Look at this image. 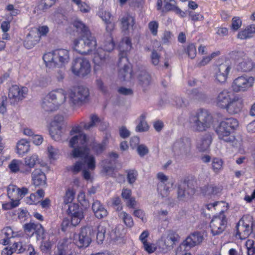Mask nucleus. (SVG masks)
Masks as SVG:
<instances>
[{
    "instance_id": "c03bdc74",
    "label": "nucleus",
    "mask_w": 255,
    "mask_h": 255,
    "mask_svg": "<svg viewBox=\"0 0 255 255\" xmlns=\"http://www.w3.org/2000/svg\"><path fill=\"white\" fill-rule=\"evenodd\" d=\"M191 94L193 99L198 101H205L207 99L206 93L199 89H193Z\"/></svg>"
},
{
    "instance_id": "e433bc0d",
    "label": "nucleus",
    "mask_w": 255,
    "mask_h": 255,
    "mask_svg": "<svg viewBox=\"0 0 255 255\" xmlns=\"http://www.w3.org/2000/svg\"><path fill=\"white\" fill-rule=\"evenodd\" d=\"M253 62L249 58H245L243 61L240 62L237 66V69L241 72H249L254 67Z\"/></svg>"
},
{
    "instance_id": "7ed1b4c3",
    "label": "nucleus",
    "mask_w": 255,
    "mask_h": 255,
    "mask_svg": "<svg viewBox=\"0 0 255 255\" xmlns=\"http://www.w3.org/2000/svg\"><path fill=\"white\" fill-rule=\"evenodd\" d=\"M214 120L210 112L205 109H200L190 115L188 119L190 128L195 132H204L213 126Z\"/></svg>"
},
{
    "instance_id": "0eeeda50",
    "label": "nucleus",
    "mask_w": 255,
    "mask_h": 255,
    "mask_svg": "<svg viewBox=\"0 0 255 255\" xmlns=\"http://www.w3.org/2000/svg\"><path fill=\"white\" fill-rule=\"evenodd\" d=\"M43 59L49 67L62 68L69 61V52L65 49H57L45 54Z\"/></svg>"
},
{
    "instance_id": "a19ab883",
    "label": "nucleus",
    "mask_w": 255,
    "mask_h": 255,
    "mask_svg": "<svg viewBox=\"0 0 255 255\" xmlns=\"http://www.w3.org/2000/svg\"><path fill=\"white\" fill-rule=\"evenodd\" d=\"M106 224L101 223L97 227V240L98 243H102L105 238Z\"/></svg>"
},
{
    "instance_id": "20e7f679",
    "label": "nucleus",
    "mask_w": 255,
    "mask_h": 255,
    "mask_svg": "<svg viewBox=\"0 0 255 255\" xmlns=\"http://www.w3.org/2000/svg\"><path fill=\"white\" fill-rule=\"evenodd\" d=\"M131 47L130 38L128 37L124 38L120 44V49L121 53L118 62L119 77L123 81H128L132 77L130 65L124 53L129 51Z\"/></svg>"
},
{
    "instance_id": "49530a36",
    "label": "nucleus",
    "mask_w": 255,
    "mask_h": 255,
    "mask_svg": "<svg viewBox=\"0 0 255 255\" xmlns=\"http://www.w3.org/2000/svg\"><path fill=\"white\" fill-rule=\"evenodd\" d=\"M19 188L14 185H9L7 187V196L9 199L18 198Z\"/></svg>"
},
{
    "instance_id": "aec40b11",
    "label": "nucleus",
    "mask_w": 255,
    "mask_h": 255,
    "mask_svg": "<svg viewBox=\"0 0 255 255\" xmlns=\"http://www.w3.org/2000/svg\"><path fill=\"white\" fill-rule=\"evenodd\" d=\"M27 92L26 87H19L17 85H13L9 90L8 97L13 100L14 102H18L22 100Z\"/></svg>"
},
{
    "instance_id": "f8f14e48",
    "label": "nucleus",
    "mask_w": 255,
    "mask_h": 255,
    "mask_svg": "<svg viewBox=\"0 0 255 255\" xmlns=\"http://www.w3.org/2000/svg\"><path fill=\"white\" fill-rule=\"evenodd\" d=\"M93 62L94 69L99 70L108 67L113 61L110 57L109 53L105 51L102 48H98L94 53Z\"/></svg>"
},
{
    "instance_id": "2f4dec72",
    "label": "nucleus",
    "mask_w": 255,
    "mask_h": 255,
    "mask_svg": "<svg viewBox=\"0 0 255 255\" xmlns=\"http://www.w3.org/2000/svg\"><path fill=\"white\" fill-rule=\"evenodd\" d=\"M30 150L29 142L25 139L19 140L16 144V152L20 156L27 153Z\"/></svg>"
},
{
    "instance_id": "412c9836",
    "label": "nucleus",
    "mask_w": 255,
    "mask_h": 255,
    "mask_svg": "<svg viewBox=\"0 0 255 255\" xmlns=\"http://www.w3.org/2000/svg\"><path fill=\"white\" fill-rule=\"evenodd\" d=\"M39 161V158L37 154H33L26 156L24 159L23 167L20 169V172L25 174H29L31 172V169Z\"/></svg>"
},
{
    "instance_id": "423d86ee",
    "label": "nucleus",
    "mask_w": 255,
    "mask_h": 255,
    "mask_svg": "<svg viewBox=\"0 0 255 255\" xmlns=\"http://www.w3.org/2000/svg\"><path fill=\"white\" fill-rule=\"evenodd\" d=\"M66 99V92L63 89H56L43 97L41 106L45 112H54L57 110L65 103Z\"/></svg>"
},
{
    "instance_id": "4c0bfd02",
    "label": "nucleus",
    "mask_w": 255,
    "mask_h": 255,
    "mask_svg": "<svg viewBox=\"0 0 255 255\" xmlns=\"http://www.w3.org/2000/svg\"><path fill=\"white\" fill-rule=\"evenodd\" d=\"M89 145L93 152L97 155L102 153L105 149V143H98L95 141L94 139H92L91 141L89 139V141L87 145Z\"/></svg>"
},
{
    "instance_id": "4d7b16f0",
    "label": "nucleus",
    "mask_w": 255,
    "mask_h": 255,
    "mask_svg": "<svg viewBox=\"0 0 255 255\" xmlns=\"http://www.w3.org/2000/svg\"><path fill=\"white\" fill-rule=\"evenodd\" d=\"M164 10L166 11L173 10L175 8L176 2L174 0H164Z\"/></svg>"
},
{
    "instance_id": "39448f33",
    "label": "nucleus",
    "mask_w": 255,
    "mask_h": 255,
    "mask_svg": "<svg viewBox=\"0 0 255 255\" xmlns=\"http://www.w3.org/2000/svg\"><path fill=\"white\" fill-rule=\"evenodd\" d=\"M238 126L237 120L234 118H228L222 121L216 128V132L218 138L226 142L232 143L234 146H239L241 141L236 139L232 134L235 129Z\"/></svg>"
},
{
    "instance_id": "4be33fe9",
    "label": "nucleus",
    "mask_w": 255,
    "mask_h": 255,
    "mask_svg": "<svg viewBox=\"0 0 255 255\" xmlns=\"http://www.w3.org/2000/svg\"><path fill=\"white\" fill-rule=\"evenodd\" d=\"M243 105V99L236 96L231 99L226 109L231 114H236L242 111Z\"/></svg>"
},
{
    "instance_id": "ddd939ff",
    "label": "nucleus",
    "mask_w": 255,
    "mask_h": 255,
    "mask_svg": "<svg viewBox=\"0 0 255 255\" xmlns=\"http://www.w3.org/2000/svg\"><path fill=\"white\" fill-rule=\"evenodd\" d=\"M89 96L88 88L84 86H78L71 90L68 93L69 101L75 105L86 100Z\"/></svg>"
},
{
    "instance_id": "774afa93",
    "label": "nucleus",
    "mask_w": 255,
    "mask_h": 255,
    "mask_svg": "<svg viewBox=\"0 0 255 255\" xmlns=\"http://www.w3.org/2000/svg\"><path fill=\"white\" fill-rule=\"evenodd\" d=\"M143 246L145 251L149 254L153 253L156 249L155 245L148 242L143 244Z\"/></svg>"
},
{
    "instance_id": "bb28decb",
    "label": "nucleus",
    "mask_w": 255,
    "mask_h": 255,
    "mask_svg": "<svg viewBox=\"0 0 255 255\" xmlns=\"http://www.w3.org/2000/svg\"><path fill=\"white\" fill-rule=\"evenodd\" d=\"M33 184L36 186H42L46 183V176L40 169H35L31 173Z\"/></svg>"
},
{
    "instance_id": "0e129e2a",
    "label": "nucleus",
    "mask_w": 255,
    "mask_h": 255,
    "mask_svg": "<svg viewBox=\"0 0 255 255\" xmlns=\"http://www.w3.org/2000/svg\"><path fill=\"white\" fill-rule=\"evenodd\" d=\"M99 16L105 22V23L113 20L112 14L110 12L107 11H103L100 12Z\"/></svg>"
},
{
    "instance_id": "393cba45",
    "label": "nucleus",
    "mask_w": 255,
    "mask_h": 255,
    "mask_svg": "<svg viewBox=\"0 0 255 255\" xmlns=\"http://www.w3.org/2000/svg\"><path fill=\"white\" fill-rule=\"evenodd\" d=\"M231 99L230 93L223 90L218 94L215 102L218 107L226 109Z\"/></svg>"
},
{
    "instance_id": "69168bd1",
    "label": "nucleus",
    "mask_w": 255,
    "mask_h": 255,
    "mask_svg": "<svg viewBox=\"0 0 255 255\" xmlns=\"http://www.w3.org/2000/svg\"><path fill=\"white\" fill-rule=\"evenodd\" d=\"M137 151L140 156H143L148 153L149 150L145 145L140 144L137 147Z\"/></svg>"
},
{
    "instance_id": "338daca9",
    "label": "nucleus",
    "mask_w": 255,
    "mask_h": 255,
    "mask_svg": "<svg viewBox=\"0 0 255 255\" xmlns=\"http://www.w3.org/2000/svg\"><path fill=\"white\" fill-rule=\"evenodd\" d=\"M7 98L6 96H2L0 98V113L3 114L6 111Z\"/></svg>"
},
{
    "instance_id": "cd10ccee",
    "label": "nucleus",
    "mask_w": 255,
    "mask_h": 255,
    "mask_svg": "<svg viewBox=\"0 0 255 255\" xmlns=\"http://www.w3.org/2000/svg\"><path fill=\"white\" fill-rule=\"evenodd\" d=\"M201 193L205 195H217L222 190L221 186L215 184H207L200 188Z\"/></svg>"
},
{
    "instance_id": "052dcab7",
    "label": "nucleus",
    "mask_w": 255,
    "mask_h": 255,
    "mask_svg": "<svg viewBox=\"0 0 255 255\" xmlns=\"http://www.w3.org/2000/svg\"><path fill=\"white\" fill-rule=\"evenodd\" d=\"M242 20L239 17H234L232 20L231 29L234 31L238 30L242 25Z\"/></svg>"
},
{
    "instance_id": "c756f323",
    "label": "nucleus",
    "mask_w": 255,
    "mask_h": 255,
    "mask_svg": "<svg viewBox=\"0 0 255 255\" xmlns=\"http://www.w3.org/2000/svg\"><path fill=\"white\" fill-rule=\"evenodd\" d=\"M39 37L36 34V32L30 31L27 35L24 42V45L27 49H31L39 41Z\"/></svg>"
},
{
    "instance_id": "864d4df0",
    "label": "nucleus",
    "mask_w": 255,
    "mask_h": 255,
    "mask_svg": "<svg viewBox=\"0 0 255 255\" xmlns=\"http://www.w3.org/2000/svg\"><path fill=\"white\" fill-rule=\"evenodd\" d=\"M47 150L48 157L50 158L56 159L59 155V150L51 145L48 146Z\"/></svg>"
},
{
    "instance_id": "a211bd4d",
    "label": "nucleus",
    "mask_w": 255,
    "mask_h": 255,
    "mask_svg": "<svg viewBox=\"0 0 255 255\" xmlns=\"http://www.w3.org/2000/svg\"><path fill=\"white\" fill-rule=\"evenodd\" d=\"M68 212L71 217V224L73 226L78 225L84 218L83 212L76 204L69 205Z\"/></svg>"
},
{
    "instance_id": "a878e982",
    "label": "nucleus",
    "mask_w": 255,
    "mask_h": 255,
    "mask_svg": "<svg viewBox=\"0 0 255 255\" xmlns=\"http://www.w3.org/2000/svg\"><path fill=\"white\" fill-rule=\"evenodd\" d=\"M122 30L126 33L133 29L135 24V19L131 15L126 14L120 19Z\"/></svg>"
},
{
    "instance_id": "9b49d317",
    "label": "nucleus",
    "mask_w": 255,
    "mask_h": 255,
    "mask_svg": "<svg viewBox=\"0 0 255 255\" xmlns=\"http://www.w3.org/2000/svg\"><path fill=\"white\" fill-rule=\"evenodd\" d=\"M72 73L78 76L85 77L91 72V65L88 60L85 58H77L72 63Z\"/></svg>"
},
{
    "instance_id": "13d9d810",
    "label": "nucleus",
    "mask_w": 255,
    "mask_h": 255,
    "mask_svg": "<svg viewBox=\"0 0 255 255\" xmlns=\"http://www.w3.org/2000/svg\"><path fill=\"white\" fill-rule=\"evenodd\" d=\"M127 179L129 184H133L137 176V172L135 170H129L127 172Z\"/></svg>"
},
{
    "instance_id": "f03ea898",
    "label": "nucleus",
    "mask_w": 255,
    "mask_h": 255,
    "mask_svg": "<svg viewBox=\"0 0 255 255\" xmlns=\"http://www.w3.org/2000/svg\"><path fill=\"white\" fill-rule=\"evenodd\" d=\"M74 26L80 32V37L73 41V49L82 55H89L97 46V41L88 28L80 20H75Z\"/></svg>"
},
{
    "instance_id": "5701e85b",
    "label": "nucleus",
    "mask_w": 255,
    "mask_h": 255,
    "mask_svg": "<svg viewBox=\"0 0 255 255\" xmlns=\"http://www.w3.org/2000/svg\"><path fill=\"white\" fill-rule=\"evenodd\" d=\"M24 230L28 233H35L38 239L44 238V230L42 225L39 223H29L24 225Z\"/></svg>"
},
{
    "instance_id": "8fccbe9b",
    "label": "nucleus",
    "mask_w": 255,
    "mask_h": 255,
    "mask_svg": "<svg viewBox=\"0 0 255 255\" xmlns=\"http://www.w3.org/2000/svg\"><path fill=\"white\" fill-rule=\"evenodd\" d=\"M185 51L191 59H194L196 55V46L193 43L189 44L185 48Z\"/></svg>"
},
{
    "instance_id": "dca6fc26",
    "label": "nucleus",
    "mask_w": 255,
    "mask_h": 255,
    "mask_svg": "<svg viewBox=\"0 0 255 255\" xmlns=\"http://www.w3.org/2000/svg\"><path fill=\"white\" fill-rule=\"evenodd\" d=\"M252 218L248 220L247 218H244L240 220L237 225V234L241 240L247 238L253 231V222Z\"/></svg>"
},
{
    "instance_id": "e2e57ef3",
    "label": "nucleus",
    "mask_w": 255,
    "mask_h": 255,
    "mask_svg": "<svg viewBox=\"0 0 255 255\" xmlns=\"http://www.w3.org/2000/svg\"><path fill=\"white\" fill-rule=\"evenodd\" d=\"M148 28L152 35L156 36L157 34L158 23L156 21H150L148 23Z\"/></svg>"
},
{
    "instance_id": "6ab92c4d",
    "label": "nucleus",
    "mask_w": 255,
    "mask_h": 255,
    "mask_svg": "<svg viewBox=\"0 0 255 255\" xmlns=\"http://www.w3.org/2000/svg\"><path fill=\"white\" fill-rule=\"evenodd\" d=\"M204 239V234L202 232H196L189 236L183 242L180 248L182 246L189 248L195 247L201 244Z\"/></svg>"
},
{
    "instance_id": "58836bf2",
    "label": "nucleus",
    "mask_w": 255,
    "mask_h": 255,
    "mask_svg": "<svg viewBox=\"0 0 255 255\" xmlns=\"http://www.w3.org/2000/svg\"><path fill=\"white\" fill-rule=\"evenodd\" d=\"M146 117V114L143 113L138 118V120L139 121V123L135 128L136 131L144 132L148 130L149 127L145 121Z\"/></svg>"
},
{
    "instance_id": "5fc2aeb1",
    "label": "nucleus",
    "mask_w": 255,
    "mask_h": 255,
    "mask_svg": "<svg viewBox=\"0 0 255 255\" xmlns=\"http://www.w3.org/2000/svg\"><path fill=\"white\" fill-rule=\"evenodd\" d=\"M74 198V193L70 189H68L66 192L65 195L64 196V203L65 204H70V205L73 204L72 202Z\"/></svg>"
},
{
    "instance_id": "1a4fd4ad",
    "label": "nucleus",
    "mask_w": 255,
    "mask_h": 255,
    "mask_svg": "<svg viewBox=\"0 0 255 255\" xmlns=\"http://www.w3.org/2000/svg\"><path fill=\"white\" fill-rule=\"evenodd\" d=\"M191 139L186 137L176 140L172 145V151L175 155L187 156L191 153Z\"/></svg>"
},
{
    "instance_id": "f257e3e1",
    "label": "nucleus",
    "mask_w": 255,
    "mask_h": 255,
    "mask_svg": "<svg viewBox=\"0 0 255 255\" xmlns=\"http://www.w3.org/2000/svg\"><path fill=\"white\" fill-rule=\"evenodd\" d=\"M81 125L72 128L70 132L71 135H74L70 140L69 145L74 148L71 155L73 157H84L87 162L88 167L93 169L96 167L95 157L90 155V149L88 148L87 144L89 138L86 134L81 132Z\"/></svg>"
},
{
    "instance_id": "2eb2a0df",
    "label": "nucleus",
    "mask_w": 255,
    "mask_h": 255,
    "mask_svg": "<svg viewBox=\"0 0 255 255\" xmlns=\"http://www.w3.org/2000/svg\"><path fill=\"white\" fill-rule=\"evenodd\" d=\"M231 69V65L227 61L217 66L214 73L215 80L220 83H225L227 81Z\"/></svg>"
},
{
    "instance_id": "6e6552de",
    "label": "nucleus",
    "mask_w": 255,
    "mask_h": 255,
    "mask_svg": "<svg viewBox=\"0 0 255 255\" xmlns=\"http://www.w3.org/2000/svg\"><path fill=\"white\" fill-rule=\"evenodd\" d=\"M254 83V77L243 75L239 76L233 80L231 87L234 92H245L251 88Z\"/></svg>"
},
{
    "instance_id": "473e14b6",
    "label": "nucleus",
    "mask_w": 255,
    "mask_h": 255,
    "mask_svg": "<svg viewBox=\"0 0 255 255\" xmlns=\"http://www.w3.org/2000/svg\"><path fill=\"white\" fill-rule=\"evenodd\" d=\"M100 122V118L95 114H92L90 116V121L88 123L81 122V126L85 130H90L93 128L98 127Z\"/></svg>"
},
{
    "instance_id": "6e6d98bb",
    "label": "nucleus",
    "mask_w": 255,
    "mask_h": 255,
    "mask_svg": "<svg viewBox=\"0 0 255 255\" xmlns=\"http://www.w3.org/2000/svg\"><path fill=\"white\" fill-rule=\"evenodd\" d=\"M173 101L172 104L178 108L186 107L187 105V101L180 97H174Z\"/></svg>"
},
{
    "instance_id": "ea45409f",
    "label": "nucleus",
    "mask_w": 255,
    "mask_h": 255,
    "mask_svg": "<svg viewBox=\"0 0 255 255\" xmlns=\"http://www.w3.org/2000/svg\"><path fill=\"white\" fill-rule=\"evenodd\" d=\"M115 47V43L112 34L107 35L106 39L103 41L102 47L105 51L109 53L113 50Z\"/></svg>"
},
{
    "instance_id": "37998d69",
    "label": "nucleus",
    "mask_w": 255,
    "mask_h": 255,
    "mask_svg": "<svg viewBox=\"0 0 255 255\" xmlns=\"http://www.w3.org/2000/svg\"><path fill=\"white\" fill-rule=\"evenodd\" d=\"M49 133L51 137L55 141L61 140V137L63 133L62 128H58V127H50L49 129Z\"/></svg>"
},
{
    "instance_id": "3c124183",
    "label": "nucleus",
    "mask_w": 255,
    "mask_h": 255,
    "mask_svg": "<svg viewBox=\"0 0 255 255\" xmlns=\"http://www.w3.org/2000/svg\"><path fill=\"white\" fill-rule=\"evenodd\" d=\"M21 163V161L17 159H13L9 163L8 167L11 172L16 173L19 171L20 166Z\"/></svg>"
},
{
    "instance_id": "b1692460",
    "label": "nucleus",
    "mask_w": 255,
    "mask_h": 255,
    "mask_svg": "<svg viewBox=\"0 0 255 255\" xmlns=\"http://www.w3.org/2000/svg\"><path fill=\"white\" fill-rule=\"evenodd\" d=\"M178 237V235L175 234H169L161 238L159 245L163 250L172 249L177 242Z\"/></svg>"
},
{
    "instance_id": "09e8293b",
    "label": "nucleus",
    "mask_w": 255,
    "mask_h": 255,
    "mask_svg": "<svg viewBox=\"0 0 255 255\" xmlns=\"http://www.w3.org/2000/svg\"><path fill=\"white\" fill-rule=\"evenodd\" d=\"M119 217L124 221L127 226L131 227L133 225V221L131 216L125 212H122L119 214Z\"/></svg>"
},
{
    "instance_id": "4468645a",
    "label": "nucleus",
    "mask_w": 255,
    "mask_h": 255,
    "mask_svg": "<svg viewBox=\"0 0 255 255\" xmlns=\"http://www.w3.org/2000/svg\"><path fill=\"white\" fill-rule=\"evenodd\" d=\"M227 224V220L224 212L222 211L215 216L211 223L210 227L213 235H218L222 233L225 230Z\"/></svg>"
},
{
    "instance_id": "c85d7f7f",
    "label": "nucleus",
    "mask_w": 255,
    "mask_h": 255,
    "mask_svg": "<svg viewBox=\"0 0 255 255\" xmlns=\"http://www.w3.org/2000/svg\"><path fill=\"white\" fill-rule=\"evenodd\" d=\"M92 208L95 216L97 218L102 219L106 217L108 215L107 210L98 200L93 202Z\"/></svg>"
},
{
    "instance_id": "603ef678",
    "label": "nucleus",
    "mask_w": 255,
    "mask_h": 255,
    "mask_svg": "<svg viewBox=\"0 0 255 255\" xmlns=\"http://www.w3.org/2000/svg\"><path fill=\"white\" fill-rule=\"evenodd\" d=\"M64 126V118L62 116H56L51 123V127H58V128H63Z\"/></svg>"
},
{
    "instance_id": "79ce46f5",
    "label": "nucleus",
    "mask_w": 255,
    "mask_h": 255,
    "mask_svg": "<svg viewBox=\"0 0 255 255\" xmlns=\"http://www.w3.org/2000/svg\"><path fill=\"white\" fill-rule=\"evenodd\" d=\"M223 161L219 158H214L212 160L211 165L213 171L218 174L223 168Z\"/></svg>"
},
{
    "instance_id": "f3484780",
    "label": "nucleus",
    "mask_w": 255,
    "mask_h": 255,
    "mask_svg": "<svg viewBox=\"0 0 255 255\" xmlns=\"http://www.w3.org/2000/svg\"><path fill=\"white\" fill-rule=\"evenodd\" d=\"M195 191L193 182H184L178 187V198L180 200H188L193 196Z\"/></svg>"
},
{
    "instance_id": "f704fd0d",
    "label": "nucleus",
    "mask_w": 255,
    "mask_h": 255,
    "mask_svg": "<svg viewBox=\"0 0 255 255\" xmlns=\"http://www.w3.org/2000/svg\"><path fill=\"white\" fill-rule=\"evenodd\" d=\"M255 33V25H251L247 27L245 29L240 31L237 35V37L240 39H246L251 38Z\"/></svg>"
},
{
    "instance_id": "bf43d9fd",
    "label": "nucleus",
    "mask_w": 255,
    "mask_h": 255,
    "mask_svg": "<svg viewBox=\"0 0 255 255\" xmlns=\"http://www.w3.org/2000/svg\"><path fill=\"white\" fill-rule=\"evenodd\" d=\"M150 58L151 63L154 66L158 65L160 62V55L157 52L156 50H153L152 51L150 55Z\"/></svg>"
},
{
    "instance_id": "a18cd8bd",
    "label": "nucleus",
    "mask_w": 255,
    "mask_h": 255,
    "mask_svg": "<svg viewBox=\"0 0 255 255\" xmlns=\"http://www.w3.org/2000/svg\"><path fill=\"white\" fill-rule=\"evenodd\" d=\"M138 80L140 85H141L143 87H145L149 85L151 77L146 72H142L138 76Z\"/></svg>"
},
{
    "instance_id": "7c9ffc66",
    "label": "nucleus",
    "mask_w": 255,
    "mask_h": 255,
    "mask_svg": "<svg viewBox=\"0 0 255 255\" xmlns=\"http://www.w3.org/2000/svg\"><path fill=\"white\" fill-rule=\"evenodd\" d=\"M212 142V138L210 134H206L198 140L197 147L200 151H205L209 148Z\"/></svg>"
},
{
    "instance_id": "680f3d73",
    "label": "nucleus",
    "mask_w": 255,
    "mask_h": 255,
    "mask_svg": "<svg viewBox=\"0 0 255 255\" xmlns=\"http://www.w3.org/2000/svg\"><path fill=\"white\" fill-rule=\"evenodd\" d=\"M33 31L36 32V34L39 37V39L41 36L46 35L49 31V28L47 26H42L32 30Z\"/></svg>"
},
{
    "instance_id": "de8ad7c7",
    "label": "nucleus",
    "mask_w": 255,
    "mask_h": 255,
    "mask_svg": "<svg viewBox=\"0 0 255 255\" xmlns=\"http://www.w3.org/2000/svg\"><path fill=\"white\" fill-rule=\"evenodd\" d=\"M220 54V52L217 51L216 52H213L210 55L206 56L203 57L202 60H201L197 64V66L202 67L208 64L210 61L214 57Z\"/></svg>"
},
{
    "instance_id": "c9c22d12",
    "label": "nucleus",
    "mask_w": 255,
    "mask_h": 255,
    "mask_svg": "<svg viewBox=\"0 0 255 255\" xmlns=\"http://www.w3.org/2000/svg\"><path fill=\"white\" fill-rule=\"evenodd\" d=\"M173 182H168L166 184L158 183L157 191L162 198L167 197L169 194V189L173 185Z\"/></svg>"
},
{
    "instance_id": "72a5a7b5",
    "label": "nucleus",
    "mask_w": 255,
    "mask_h": 255,
    "mask_svg": "<svg viewBox=\"0 0 255 255\" xmlns=\"http://www.w3.org/2000/svg\"><path fill=\"white\" fill-rule=\"evenodd\" d=\"M80 158L82 161H77L71 167V171L74 174H77L82 169L83 170L87 167L88 169L93 170L95 167L93 169H90L88 167L87 162L85 161V157H77L76 158Z\"/></svg>"
},
{
    "instance_id": "9d476101",
    "label": "nucleus",
    "mask_w": 255,
    "mask_h": 255,
    "mask_svg": "<svg viewBox=\"0 0 255 255\" xmlns=\"http://www.w3.org/2000/svg\"><path fill=\"white\" fill-rule=\"evenodd\" d=\"M93 234V229L91 227L86 226L82 228L78 234L74 235L75 244L79 248L88 247L92 242Z\"/></svg>"
}]
</instances>
